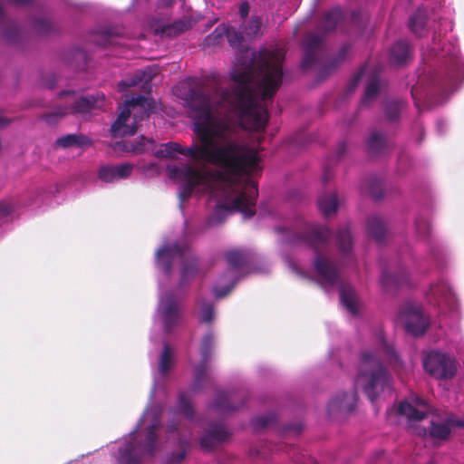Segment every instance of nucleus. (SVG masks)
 Here are the masks:
<instances>
[{
  "label": "nucleus",
  "mask_w": 464,
  "mask_h": 464,
  "mask_svg": "<svg viewBox=\"0 0 464 464\" xmlns=\"http://www.w3.org/2000/svg\"><path fill=\"white\" fill-rule=\"evenodd\" d=\"M17 207V202L14 198H5L0 201V218H5L12 215Z\"/></svg>",
  "instance_id": "nucleus-43"
},
{
  "label": "nucleus",
  "mask_w": 464,
  "mask_h": 464,
  "mask_svg": "<svg viewBox=\"0 0 464 464\" xmlns=\"http://www.w3.org/2000/svg\"><path fill=\"white\" fill-rule=\"evenodd\" d=\"M33 27L41 35H49L53 31L52 23L46 18H38L34 21Z\"/></svg>",
  "instance_id": "nucleus-42"
},
{
  "label": "nucleus",
  "mask_w": 464,
  "mask_h": 464,
  "mask_svg": "<svg viewBox=\"0 0 464 464\" xmlns=\"http://www.w3.org/2000/svg\"><path fill=\"white\" fill-rule=\"evenodd\" d=\"M454 427H464V420L455 417H449L445 421L437 423L431 422L429 428V435L433 439L445 440Z\"/></svg>",
  "instance_id": "nucleus-26"
},
{
  "label": "nucleus",
  "mask_w": 464,
  "mask_h": 464,
  "mask_svg": "<svg viewBox=\"0 0 464 464\" xmlns=\"http://www.w3.org/2000/svg\"><path fill=\"white\" fill-rule=\"evenodd\" d=\"M72 56H73V60L80 59V60L85 61V59H86L85 52L81 49H77V50L73 51Z\"/></svg>",
  "instance_id": "nucleus-49"
},
{
  "label": "nucleus",
  "mask_w": 464,
  "mask_h": 464,
  "mask_svg": "<svg viewBox=\"0 0 464 464\" xmlns=\"http://www.w3.org/2000/svg\"><path fill=\"white\" fill-rule=\"evenodd\" d=\"M324 52L323 37L316 34L308 35L304 42V57L301 62L303 70H309L319 63V56Z\"/></svg>",
  "instance_id": "nucleus-23"
},
{
  "label": "nucleus",
  "mask_w": 464,
  "mask_h": 464,
  "mask_svg": "<svg viewBox=\"0 0 464 464\" xmlns=\"http://www.w3.org/2000/svg\"><path fill=\"white\" fill-rule=\"evenodd\" d=\"M225 258L227 268L213 286V294L217 298L227 296L235 287L237 280L245 273L250 261V255L246 250L232 249L226 252Z\"/></svg>",
  "instance_id": "nucleus-11"
},
{
  "label": "nucleus",
  "mask_w": 464,
  "mask_h": 464,
  "mask_svg": "<svg viewBox=\"0 0 464 464\" xmlns=\"http://www.w3.org/2000/svg\"><path fill=\"white\" fill-rule=\"evenodd\" d=\"M345 150H346V143L345 142L340 143L337 148V157L341 158L342 155L344 153Z\"/></svg>",
  "instance_id": "nucleus-52"
},
{
  "label": "nucleus",
  "mask_w": 464,
  "mask_h": 464,
  "mask_svg": "<svg viewBox=\"0 0 464 464\" xmlns=\"http://www.w3.org/2000/svg\"><path fill=\"white\" fill-rule=\"evenodd\" d=\"M422 364L425 372L438 380L453 378L459 366L455 356L440 349L424 352Z\"/></svg>",
  "instance_id": "nucleus-13"
},
{
  "label": "nucleus",
  "mask_w": 464,
  "mask_h": 464,
  "mask_svg": "<svg viewBox=\"0 0 464 464\" xmlns=\"http://www.w3.org/2000/svg\"><path fill=\"white\" fill-rule=\"evenodd\" d=\"M175 0H132L135 6L151 5L154 14L150 21V27L156 36L161 39H172L190 30L198 21L199 17L192 14H185L171 20L169 9Z\"/></svg>",
  "instance_id": "nucleus-7"
},
{
  "label": "nucleus",
  "mask_w": 464,
  "mask_h": 464,
  "mask_svg": "<svg viewBox=\"0 0 464 464\" xmlns=\"http://www.w3.org/2000/svg\"><path fill=\"white\" fill-rule=\"evenodd\" d=\"M153 101L144 95H138L119 106V115L111 127L113 137L133 135L138 123L148 118L153 109Z\"/></svg>",
  "instance_id": "nucleus-9"
},
{
  "label": "nucleus",
  "mask_w": 464,
  "mask_h": 464,
  "mask_svg": "<svg viewBox=\"0 0 464 464\" xmlns=\"http://www.w3.org/2000/svg\"><path fill=\"white\" fill-rule=\"evenodd\" d=\"M234 34V27L227 26L221 24L216 27L214 32L204 39L203 45L205 48H210L221 44L225 38L228 40V35Z\"/></svg>",
  "instance_id": "nucleus-33"
},
{
  "label": "nucleus",
  "mask_w": 464,
  "mask_h": 464,
  "mask_svg": "<svg viewBox=\"0 0 464 464\" xmlns=\"http://www.w3.org/2000/svg\"><path fill=\"white\" fill-rule=\"evenodd\" d=\"M239 14L242 19H246L249 13V5L247 2L241 3L239 9H238Z\"/></svg>",
  "instance_id": "nucleus-48"
},
{
  "label": "nucleus",
  "mask_w": 464,
  "mask_h": 464,
  "mask_svg": "<svg viewBox=\"0 0 464 464\" xmlns=\"http://www.w3.org/2000/svg\"><path fill=\"white\" fill-rule=\"evenodd\" d=\"M428 301L438 306L441 313H449L452 319L459 315V300L452 285L449 281L441 277L436 283L430 285L426 293Z\"/></svg>",
  "instance_id": "nucleus-14"
},
{
  "label": "nucleus",
  "mask_w": 464,
  "mask_h": 464,
  "mask_svg": "<svg viewBox=\"0 0 464 464\" xmlns=\"http://www.w3.org/2000/svg\"><path fill=\"white\" fill-rule=\"evenodd\" d=\"M432 408L416 394H411L407 401L398 407V413L409 421L420 420L430 413Z\"/></svg>",
  "instance_id": "nucleus-21"
},
{
  "label": "nucleus",
  "mask_w": 464,
  "mask_h": 464,
  "mask_svg": "<svg viewBox=\"0 0 464 464\" xmlns=\"http://www.w3.org/2000/svg\"><path fill=\"white\" fill-rule=\"evenodd\" d=\"M409 255L411 258H415L408 246H401L399 250V260L385 266L381 272L379 283L385 292H395L402 287L411 286V281L408 270L402 259Z\"/></svg>",
  "instance_id": "nucleus-12"
},
{
  "label": "nucleus",
  "mask_w": 464,
  "mask_h": 464,
  "mask_svg": "<svg viewBox=\"0 0 464 464\" xmlns=\"http://www.w3.org/2000/svg\"><path fill=\"white\" fill-rule=\"evenodd\" d=\"M427 20V11L424 8H418L409 19L410 30L417 36L421 37L426 32Z\"/></svg>",
  "instance_id": "nucleus-37"
},
{
  "label": "nucleus",
  "mask_w": 464,
  "mask_h": 464,
  "mask_svg": "<svg viewBox=\"0 0 464 464\" xmlns=\"http://www.w3.org/2000/svg\"><path fill=\"white\" fill-rule=\"evenodd\" d=\"M215 343V335L212 331H208L201 339L199 344L201 360L194 367L193 380L190 385V390L193 392H200L206 383L211 382V377L208 374V363L214 354Z\"/></svg>",
  "instance_id": "nucleus-16"
},
{
  "label": "nucleus",
  "mask_w": 464,
  "mask_h": 464,
  "mask_svg": "<svg viewBox=\"0 0 464 464\" xmlns=\"http://www.w3.org/2000/svg\"><path fill=\"white\" fill-rule=\"evenodd\" d=\"M357 402L356 392H343L333 398L328 403L330 411L351 412L355 409Z\"/></svg>",
  "instance_id": "nucleus-28"
},
{
  "label": "nucleus",
  "mask_w": 464,
  "mask_h": 464,
  "mask_svg": "<svg viewBox=\"0 0 464 464\" xmlns=\"http://www.w3.org/2000/svg\"><path fill=\"white\" fill-rule=\"evenodd\" d=\"M91 140L85 136L81 134H67L63 137H60L56 140V144L62 148L68 147H78L82 148L91 145Z\"/></svg>",
  "instance_id": "nucleus-38"
},
{
  "label": "nucleus",
  "mask_w": 464,
  "mask_h": 464,
  "mask_svg": "<svg viewBox=\"0 0 464 464\" xmlns=\"http://www.w3.org/2000/svg\"><path fill=\"white\" fill-rule=\"evenodd\" d=\"M367 232L378 244H382L387 235L386 223L379 216L372 215L367 220Z\"/></svg>",
  "instance_id": "nucleus-30"
},
{
  "label": "nucleus",
  "mask_w": 464,
  "mask_h": 464,
  "mask_svg": "<svg viewBox=\"0 0 464 464\" xmlns=\"http://www.w3.org/2000/svg\"><path fill=\"white\" fill-rule=\"evenodd\" d=\"M285 261L287 264V266L295 273L301 274L298 267L295 266V264L290 259L289 256H285Z\"/></svg>",
  "instance_id": "nucleus-50"
},
{
  "label": "nucleus",
  "mask_w": 464,
  "mask_h": 464,
  "mask_svg": "<svg viewBox=\"0 0 464 464\" xmlns=\"http://www.w3.org/2000/svg\"><path fill=\"white\" fill-rule=\"evenodd\" d=\"M3 34L6 40L14 42L20 36V27L16 24H13L11 28H6L4 30Z\"/></svg>",
  "instance_id": "nucleus-45"
},
{
  "label": "nucleus",
  "mask_w": 464,
  "mask_h": 464,
  "mask_svg": "<svg viewBox=\"0 0 464 464\" xmlns=\"http://www.w3.org/2000/svg\"><path fill=\"white\" fill-rule=\"evenodd\" d=\"M409 161V155L406 152L400 153L398 157V171H401V169L408 163Z\"/></svg>",
  "instance_id": "nucleus-47"
},
{
  "label": "nucleus",
  "mask_w": 464,
  "mask_h": 464,
  "mask_svg": "<svg viewBox=\"0 0 464 464\" xmlns=\"http://www.w3.org/2000/svg\"><path fill=\"white\" fill-rule=\"evenodd\" d=\"M423 60L436 58L434 68L419 75L411 90L415 106L420 111L446 101L464 82V58L459 53L457 39L452 35L441 44L440 34L435 33L432 45L422 52Z\"/></svg>",
  "instance_id": "nucleus-4"
},
{
  "label": "nucleus",
  "mask_w": 464,
  "mask_h": 464,
  "mask_svg": "<svg viewBox=\"0 0 464 464\" xmlns=\"http://www.w3.org/2000/svg\"><path fill=\"white\" fill-rule=\"evenodd\" d=\"M398 321L404 326L405 331L413 336H421L430 329H442V322H430L424 314L422 307L406 304L398 314Z\"/></svg>",
  "instance_id": "nucleus-15"
},
{
  "label": "nucleus",
  "mask_w": 464,
  "mask_h": 464,
  "mask_svg": "<svg viewBox=\"0 0 464 464\" xmlns=\"http://www.w3.org/2000/svg\"><path fill=\"white\" fill-rule=\"evenodd\" d=\"M262 35V20L259 16L254 15L249 20L242 23L234 34L228 35V43L231 47L238 48L244 41H251Z\"/></svg>",
  "instance_id": "nucleus-20"
},
{
  "label": "nucleus",
  "mask_w": 464,
  "mask_h": 464,
  "mask_svg": "<svg viewBox=\"0 0 464 464\" xmlns=\"http://www.w3.org/2000/svg\"><path fill=\"white\" fill-rule=\"evenodd\" d=\"M447 127V122L444 120H438L436 123V129L439 133H443L444 129Z\"/></svg>",
  "instance_id": "nucleus-51"
},
{
  "label": "nucleus",
  "mask_w": 464,
  "mask_h": 464,
  "mask_svg": "<svg viewBox=\"0 0 464 464\" xmlns=\"http://www.w3.org/2000/svg\"><path fill=\"white\" fill-rule=\"evenodd\" d=\"M60 95L64 97V103L44 116L48 124H54L67 114H85L92 109H101L104 105L105 96L101 92L78 97L75 92L66 91Z\"/></svg>",
  "instance_id": "nucleus-10"
},
{
  "label": "nucleus",
  "mask_w": 464,
  "mask_h": 464,
  "mask_svg": "<svg viewBox=\"0 0 464 464\" xmlns=\"http://www.w3.org/2000/svg\"><path fill=\"white\" fill-rule=\"evenodd\" d=\"M194 413L191 396L188 392H180L176 407L170 411V417L166 429L167 442L178 446V453H173L169 457V464L179 463L184 459L191 440L190 432L188 434L181 432L182 424L179 414H182L189 422H192Z\"/></svg>",
  "instance_id": "nucleus-8"
},
{
  "label": "nucleus",
  "mask_w": 464,
  "mask_h": 464,
  "mask_svg": "<svg viewBox=\"0 0 464 464\" xmlns=\"http://www.w3.org/2000/svg\"><path fill=\"white\" fill-rule=\"evenodd\" d=\"M275 230L282 246H301L314 250L313 265L321 285L325 289L338 286L341 304L350 314L356 315L359 309L357 294L350 285L342 282L337 264L328 256L331 230L303 218H297L287 227H276Z\"/></svg>",
  "instance_id": "nucleus-5"
},
{
  "label": "nucleus",
  "mask_w": 464,
  "mask_h": 464,
  "mask_svg": "<svg viewBox=\"0 0 464 464\" xmlns=\"http://www.w3.org/2000/svg\"><path fill=\"white\" fill-rule=\"evenodd\" d=\"M140 168L143 172L150 173L151 175H159L160 173V168L156 162H150Z\"/></svg>",
  "instance_id": "nucleus-46"
},
{
  "label": "nucleus",
  "mask_w": 464,
  "mask_h": 464,
  "mask_svg": "<svg viewBox=\"0 0 464 464\" xmlns=\"http://www.w3.org/2000/svg\"><path fill=\"white\" fill-rule=\"evenodd\" d=\"M367 77L368 82L365 89L364 96L362 100V106H369L381 91L383 82L380 77V72H370L369 64H365L359 72L354 76L353 81L348 86V92H352L357 86L358 82L363 78Z\"/></svg>",
  "instance_id": "nucleus-19"
},
{
  "label": "nucleus",
  "mask_w": 464,
  "mask_h": 464,
  "mask_svg": "<svg viewBox=\"0 0 464 464\" xmlns=\"http://www.w3.org/2000/svg\"><path fill=\"white\" fill-rule=\"evenodd\" d=\"M154 264L159 287L153 327L170 334L185 323L182 290L207 270L206 265L191 254L186 239H164L156 249Z\"/></svg>",
  "instance_id": "nucleus-2"
},
{
  "label": "nucleus",
  "mask_w": 464,
  "mask_h": 464,
  "mask_svg": "<svg viewBox=\"0 0 464 464\" xmlns=\"http://www.w3.org/2000/svg\"><path fill=\"white\" fill-rule=\"evenodd\" d=\"M317 206L324 216H330L337 211L339 202L335 192H324L317 199Z\"/></svg>",
  "instance_id": "nucleus-35"
},
{
  "label": "nucleus",
  "mask_w": 464,
  "mask_h": 464,
  "mask_svg": "<svg viewBox=\"0 0 464 464\" xmlns=\"http://www.w3.org/2000/svg\"><path fill=\"white\" fill-rule=\"evenodd\" d=\"M383 180L377 175L367 177L362 183V190L368 193L374 200L378 201L383 198Z\"/></svg>",
  "instance_id": "nucleus-34"
},
{
  "label": "nucleus",
  "mask_w": 464,
  "mask_h": 464,
  "mask_svg": "<svg viewBox=\"0 0 464 464\" xmlns=\"http://www.w3.org/2000/svg\"><path fill=\"white\" fill-rule=\"evenodd\" d=\"M150 340L152 343H156V342H159L160 340L158 339V337L155 335V334H151L150 335Z\"/></svg>",
  "instance_id": "nucleus-56"
},
{
  "label": "nucleus",
  "mask_w": 464,
  "mask_h": 464,
  "mask_svg": "<svg viewBox=\"0 0 464 464\" xmlns=\"http://www.w3.org/2000/svg\"><path fill=\"white\" fill-rule=\"evenodd\" d=\"M440 339H441V334H439V335L434 339V341H435V342H438V341H440Z\"/></svg>",
  "instance_id": "nucleus-58"
},
{
  "label": "nucleus",
  "mask_w": 464,
  "mask_h": 464,
  "mask_svg": "<svg viewBox=\"0 0 464 464\" xmlns=\"http://www.w3.org/2000/svg\"><path fill=\"white\" fill-rule=\"evenodd\" d=\"M414 227L417 236L428 241L430 248L428 259L433 262L438 269H442L449 256L448 251L438 244L432 237L431 227L428 219L420 214L418 215L414 221Z\"/></svg>",
  "instance_id": "nucleus-17"
},
{
  "label": "nucleus",
  "mask_w": 464,
  "mask_h": 464,
  "mask_svg": "<svg viewBox=\"0 0 464 464\" xmlns=\"http://www.w3.org/2000/svg\"><path fill=\"white\" fill-rule=\"evenodd\" d=\"M292 143H295V144H297L299 142V138H294L292 140H291Z\"/></svg>",
  "instance_id": "nucleus-57"
},
{
  "label": "nucleus",
  "mask_w": 464,
  "mask_h": 464,
  "mask_svg": "<svg viewBox=\"0 0 464 464\" xmlns=\"http://www.w3.org/2000/svg\"><path fill=\"white\" fill-rule=\"evenodd\" d=\"M90 41L102 47L122 44L120 34L113 28L97 26L90 32Z\"/></svg>",
  "instance_id": "nucleus-25"
},
{
  "label": "nucleus",
  "mask_w": 464,
  "mask_h": 464,
  "mask_svg": "<svg viewBox=\"0 0 464 464\" xmlns=\"http://www.w3.org/2000/svg\"><path fill=\"white\" fill-rule=\"evenodd\" d=\"M34 0H10L11 3L14 4V5H29L33 2Z\"/></svg>",
  "instance_id": "nucleus-54"
},
{
  "label": "nucleus",
  "mask_w": 464,
  "mask_h": 464,
  "mask_svg": "<svg viewBox=\"0 0 464 464\" xmlns=\"http://www.w3.org/2000/svg\"><path fill=\"white\" fill-rule=\"evenodd\" d=\"M391 143L387 136L378 131H372L367 140L366 146L368 152L373 156L384 154Z\"/></svg>",
  "instance_id": "nucleus-29"
},
{
  "label": "nucleus",
  "mask_w": 464,
  "mask_h": 464,
  "mask_svg": "<svg viewBox=\"0 0 464 464\" xmlns=\"http://www.w3.org/2000/svg\"><path fill=\"white\" fill-rule=\"evenodd\" d=\"M196 314L200 323H212L216 317L214 303L205 298L198 300Z\"/></svg>",
  "instance_id": "nucleus-36"
},
{
  "label": "nucleus",
  "mask_w": 464,
  "mask_h": 464,
  "mask_svg": "<svg viewBox=\"0 0 464 464\" xmlns=\"http://www.w3.org/2000/svg\"><path fill=\"white\" fill-rule=\"evenodd\" d=\"M230 437L229 430L221 423H208L199 440L200 447L205 450H210L227 440Z\"/></svg>",
  "instance_id": "nucleus-24"
},
{
  "label": "nucleus",
  "mask_w": 464,
  "mask_h": 464,
  "mask_svg": "<svg viewBox=\"0 0 464 464\" xmlns=\"http://www.w3.org/2000/svg\"><path fill=\"white\" fill-rule=\"evenodd\" d=\"M335 239L341 255L350 258L353 256V237L349 225L338 229Z\"/></svg>",
  "instance_id": "nucleus-32"
},
{
  "label": "nucleus",
  "mask_w": 464,
  "mask_h": 464,
  "mask_svg": "<svg viewBox=\"0 0 464 464\" xmlns=\"http://www.w3.org/2000/svg\"><path fill=\"white\" fill-rule=\"evenodd\" d=\"M247 65L230 72L231 88L216 86L205 92L190 80L179 82L173 93L189 109L198 143L182 147L177 142L161 144L155 150V141L144 136L132 144L136 153L153 152L158 158H174L176 153L198 162L219 167V170L205 172L189 164H168L167 175L180 184L179 208L192 196L207 198L211 211L207 226L222 224L237 211L244 218L256 213L257 184L255 176L262 166L259 151L248 147L237 135V127L259 132L269 119L267 106L282 84L285 48L275 44L261 48Z\"/></svg>",
  "instance_id": "nucleus-1"
},
{
  "label": "nucleus",
  "mask_w": 464,
  "mask_h": 464,
  "mask_svg": "<svg viewBox=\"0 0 464 464\" xmlns=\"http://www.w3.org/2000/svg\"><path fill=\"white\" fill-rule=\"evenodd\" d=\"M411 49L406 41L396 42L390 51V61L394 65H402L411 58Z\"/></svg>",
  "instance_id": "nucleus-31"
},
{
  "label": "nucleus",
  "mask_w": 464,
  "mask_h": 464,
  "mask_svg": "<svg viewBox=\"0 0 464 464\" xmlns=\"http://www.w3.org/2000/svg\"><path fill=\"white\" fill-rule=\"evenodd\" d=\"M378 349L363 350L361 353L358 373L354 380L356 388H361L369 400H375L386 391H392V378L383 365L385 361L395 370L401 360L393 345L388 343L382 332L376 335Z\"/></svg>",
  "instance_id": "nucleus-6"
},
{
  "label": "nucleus",
  "mask_w": 464,
  "mask_h": 464,
  "mask_svg": "<svg viewBox=\"0 0 464 464\" xmlns=\"http://www.w3.org/2000/svg\"><path fill=\"white\" fill-rule=\"evenodd\" d=\"M404 103L401 101H390L385 104V115L390 121H395L399 118Z\"/></svg>",
  "instance_id": "nucleus-41"
},
{
  "label": "nucleus",
  "mask_w": 464,
  "mask_h": 464,
  "mask_svg": "<svg viewBox=\"0 0 464 464\" xmlns=\"http://www.w3.org/2000/svg\"><path fill=\"white\" fill-rule=\"evenodd\" d=\"M8 121L0 113V127L7 125Z\"/></svg>",
  "instance_id": "nucleus-55"
},
{
  "label": "nucleus",
  "mask_w": 464,
  "mask_h": 464,
  "mask_svg": "<svg viewBox=\"0 0 464 464\" xmlns=\"http://www.w3.org/2000/svg\"><path fill=\"white\" fill-rule=\"evenodd\" d=\"M162 343L156 362H153L154 352L149 354L153 385L147 408L135 429L110 446L111 454L118 464H141L158 451L163 411L161 400L166 398L165 382L175 364L174 350L166 341Z\"/></svg>",
  "instance_id": "nucleus-3"
},
{
  "label": "nucleus",
  "mask_w": 464,
  "mask_h": 464,
  "mask_svg": "<svg viewBox=\"0 0 464 464\" xmlns=\"http://www.w3.org/2000/svg\"><path fill=\"white\" fill-rule=\"evenodd\" d=\"M331 179V173H330V170L328 169V168H325L324 169V173L323 175V182L324 183H326L329 181V179Z\"/></svg>",
  "instance_id": "nucleus-53"
},
{
  "label": "nucleus",
  "mask_w": 464,
  "mask_h": 464,
  "mask_svg": "<svg viewBox=\"0 0 464 464\" xmlns=\"http://www.w3.org/2000/svg\"><path fill=\"white\" fill-rule=\"evenodd\" d=\"M134 164L130 162L102 165L98 169L97 177L103 183H118L129 179L134 170Z\"/></svg>",
  "instance_id": "nucleus-22"
},
{
  "label": "nucleus",
  "mask_w": 464,
  "mask_h": 464,
  "mask_svg": "<svg viewBox=\"0 0 464 464\" xmlns=\"http://www.w3.org/2000/svg\"><path fill=\"white\" fill-rule=\"evenodd\" d=\"M251 422L255 430L270 428L276 424L277 416L274 413H269L264 416H257L253 418Z\"/></svg>",
  "instance_id": "nucleus-40"
},
{
  "label": "nucleus",
  "mask_w": 464,
  "mask_h": 464,
  "mask_svg": "<svg viewBox=\"0 0 464 464\" xmlns=\"http://www.w3.org/2000/svg\"><path fill=\"white\" fill-rule=\"evenodd\" d=\"M349 51H350V45L345 44V45L342 46V48L339 51L336 60L334 62H332L329 65H325L322 70V73H324V74L329 73L332 70H334L337 66L338 63L343 61L346 57Z\"/></svg>",
  "instance_id": "nucleus-44"
},
{
  "label": "nucleus",
  "mask_w": 464,
  "mask_h": 464,
  "mask_svg": "<svg viewBox=\"0 0 464 464\" xmlns=\"http://www.w3.org/2000/svg\"><path fill=\"white\" fill-rule=\"evenodd\" d=\"M153 76L154 72L150 68L136 71L131 76L121 80L118 83V90L119 92H124L127 88L139 84H142V87L148 86L152 81Z\"/></svg>",
  "instance_id": "nucleus-27"
},
{
  "label": "nucleus",
  "mask_w": 464,
  "mask_h": 464,
  "mask_svg": "<svg viewBox=\"0 0 464 464\" xmlns=\"http://www.w3.org/2000/svg\"><path fill=\"white\" fill-rule=\"evenodd\" d=\"M343 17L342 9L339 7L333 8L325 14L324 20V29L326 31L334 30L340 23Z\"/></svg>",
  "instance_id": "nucleus-39"
},
{
  "label": "nucleus",
  "mask_w": 464,
  "mask_h": 464,
  "mask_svg": "<svg viewBox=\"0 0 464 464\" xmlns=\"http://www.w3.org/2000/svg\"><path fill=\"white\" fill-rule=\"evenodd\" d=\"M246 398V392L241 390L218 391L208 408L220 414H228L242 408Z\"/></svg>",
  "instance_id": "nucleus-18"
}]
</instances>
